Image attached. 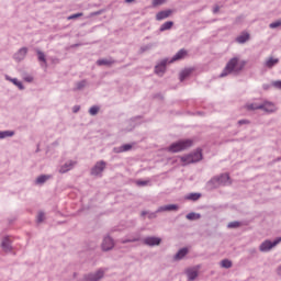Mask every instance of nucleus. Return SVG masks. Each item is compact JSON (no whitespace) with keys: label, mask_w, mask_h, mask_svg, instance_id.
Segmentation results:
<instances>
[{"label":"nucleus","mask_w":281,"mask_h":281,"mask_svg":"<svg viewBox=\"0 0 281 281\" xmlns=\"http://www.w3.org/2000/svg\"><path fill=\"white\" fill-rule=\"evenodd\" d=\"M246 65L247 60L240 59L238 56L232 57L221 72L220 78H225L229 75L238 76L245 69Z\"/></svg>","instance_id":"f257e3e1"},{"label":"nucleus","mask_w":281,"mask_h":281,"mask_svg":"<svg viewBox=\"0 0 281 281\" xmlns=\"http://www.w3.org/2000/svg\"><path fill=\"white\" fill-rule=\"evenodd\" d=\"M193 144V140L190 138H187L186 140H178V143H172L170 147H168L169 153H180L182 150H186L190 148Z\"/></svg>","instance_id":"f03ea898"},{"label":"nucleus","mask_w":281,"mask_h":281,"mask_svg":"<svg viewBox=\"0 0 281 281\" xmlns=\"http://www.w3.org/2000/svg\"><path fill=\"white\" fill-rule=\"evenodd\" d=\"M229 176L228 173H222V176H215L214 178H212V180H210L207 182V186L211 189L217 188L220 186H227L229 184Z\"/></svg>","instance_id":"7ed1b4c3"},{"label":"nucleus","mask_w":281,"mask_h":281,"mask_svg":"<svg viewBox=\"0 0 281 281\" xmlns=\"http://www.w3.org/2000/svg\"><path fill=\"white\" fill-rule=\"evenodd\" d=\"M203 159L201 149H198L193 154H189L188 156H182L181 161L184 166L190 164L199 162Z\"/></svg>","instance_id":"20e7f679"},{"label":"nucleus","mask_w":281,"mask_h":281,"mask_svg":"<svg viewBox=\"0 0 281 281\" xmlns=\"http://www.w3.org/2000/svg\"><path fill=\"white\" fill-rule=\"evenodd\" d=\"M105 277V270L99 269L94 272L87 273L82 277L80 281H101Z\"/></svg>","instance_id":"39448f33"},{"label":"nucleus","mask_w":281,"mask_h":281,"mask_svg":"<svg viewBox=\"0 0 281 281\" xmlns=\"http://www.w3.org/2000/svg\"><path fill=\"white\" fill-rule=\"evenodd\" d=\"M259 108L261 111H263L266 115L274 114L278 112V105L269 100H265L263 102H261V106Z\"/></svg>","instance_id":"423d86ee"},{"label":"nucleus","mask_w":281,"mask_h":281,"mask_svg":"<svg viewBox=\"0 0 281 281\" xmlns=\"http://www.w3.org/2000/svg\"><path fill=\"white\" fill-rule=\"evenodd\" d=\"M106 168V162L104 160H99L91 169V176L95 178H101L103 171Z\"/></svg>","instance_id":"0eeeda50"},{"label":"nucleus","mask_w":281,"mask_h":281,"mask_svg":"<svg viewBox=\"0 0 281 281\" xmlns=\"http://www.w3.org/2000/svg\"><path fill=\"white\" fill-rule=\"evenodd\" d=\"M281 243V237L274 239V241L266 240L259 245V251L261 252H269L274 248L277 245Z\"/></svg>","instance_id":"6e6552de"},{"label":"nucleus","mask_w":281,"mask_h":281,"mask_svg":"<svg viewBox=\"0 0 281 281\" xmlns=\"http://www.w3.org/2000/svg\"><path fill=\"white\" fill-rule=\"evenodd\" d=\"M29 48L27 47H21L20 49H18L15 52V54L13 55V59L16 63H21L25 59L26 55H27Z\"/></svg>","instance_id":"1a4fd4ad"},{"label":"nucleus","mask_w":281,"mask_h":281,"mask_svg":"<svg viewBox=\"0 0 281 281\" xmlns=\"http://www.w3.org/2000/svg\"><path fill=\"white\" fill-rule=\"evenodd\" d=\"M114 246H115L114 240L110 236H105L103 238L101 248L104 252L112 250Z\"/></svg>","instance_id":"9d476101"},{"label":"nucleus","mask_w":281,"mask_h":281,"mask_svg":"<svg viewBox=\"0 0 281 281\" xmlns=\"http://www.w3.org/2000/svg\"><path fill=\"white\" fill-rule=\"evenodd\" d=\"M167 64H169V58H165L159 64H157L155 68L156 75L161 77L166 71Z\"/></svg>","instance_id":"9b49d317"},{"label":"nucleus","mask_w":281,"mask_h":281,"mask_svg":"<svg viewBox=\"0 0 281 281\" xmlns=\"http://www.w3.org/2000/svg\"><path fill=\"white\" fill-rule=\"evenodd\" d=\"M76 165L77 160H67V162L65 165H61V167L59 168V173L64 175L66 172H69L75 168Z\"/></svg>","instance_id":"f8f14e48"},{"label":"nucleus","mask_w":281,"mask_h":281,"mask_svg":"<svg viewBox=\"0 0 281 281\" xmlns=\"http://www.w3.org/2000/svg\"><path fill=\"white\" fill-rule=\"evenodd\" d=\"M200 267H193L186 270L188 281H194L199 277Z\"/></svg>","instance_id":"ddd939ff"},{"label":"nucleus","mask_w":281,"mask_h":281,"mask_svg":"<svg viewBox=\"0 0 281 281\" xmlns=\"http://www.w3.org/2000/svg\"><path fill=\"white\" fill-rule=\"evenodd\" d=\"M280 63V59L273 56H270L268 58H266V61H263V67L268 68V69H272L273 67H276L278 64Z\"/></svg>","instance_id":"4468645a"},{"label":"nucleus","mask_w":281,"mask_h":281,"mask_svg":"<svg viewBox=\"0 0 281 281\" xmlns=\"http://www.w3.org/2000/svg\"><path fill=\"white\" fill-rule=\"evenodd\" d=\"M144 244L149 247H156L161 244V238L159 237H147L144 239Z\"/></svg>","instance_id":"2eb2a0df"},{"label":"nucleus","mask_w":281,"mask_h":281,"mask_svg":"<svg viewBox=\"0 0 281 281\" xmlns=\"http://www.w3.org/2000/svg\"><path fill=\"white\" fill-rule=\"evenodd\" d=\"M187 50L184 48H181L179 52L175 54V56L171 59H169V64L183 59L187 56Z\"/></svg>","instance_id":"dca6fc26"},{"label":"nucleus","mask_w":281,"mask_h":281,"mask_svg":"<svg viewBox=\"0 0 281 281\" xmlns=\"http://www.w3.org/2000/svg\"><path fill=\"white\" fill-rule=\"evenodd\" d=\"M12 241L10 240L9 237H4L1 241V247L2 250L7 254L12 251V246H11Z\"/></svg>","instance_id":"f3484780"},{"label":"nucleus","mask_w":281,"mask_h":281,"mask_svg":"<svg viewBox=\"0 0 281 281\" xmlns=\"http://www.w3.org/2000/svg\"><path fill=\"white\" fill-rule=\"evenodd\" d=\"M5 80L13 83L16 88H19V90H24L25 89L22 81H20L18 78H12L9 75H5Z\"/></svg>","instance_id":"a211bd4d"},{"label":"nucleus","mask_w":281,"mask_h":281,"mask_svg":"<svg viewBox=\"0 0 281 281\" xmlns=\"http://www.w3.org/2000/svg\"><path fill=\"white\" fill-rule=\"evenodd\" d=\"M171 14H172V11H171V10H164V11H160V12L157 13L156 20H157V21L166 20V19H168Z\"/></svg>","instance_id":"6ab92c4d"},{"label":"nucleus","mask_w":281,"mask_h":281,"mask_svg":"<svg viewBox=\"0 0 281 281\" xmlns=\"http://www.w3.org/2000/svg\"><path fill=\"white\" fill-rule=\"evenodd\" d=\"M179 209L178 205L175 204H169L165 206H160L156 213H164V212H171V211H177Z\"/></svg>","instance_id":"aec40b11"},{"label":"nucleus","mask_w":281,"mask_h":281,"mask_svg":"<svg viewBox=\"0 0 281 281\" xmlns=\"http://www.w3.org/2000/svg\"><path fill=\"white\" fill-rule=\"evenodd\" d=\"M14 135H15V132H13V130L0 131V140L7 139V138H11Z\"/></svg>","instance_id":"412c9836"},{"label":"nucleus","mask_w":281,"mask_h":281,"mask_svg":"<svg viewBox=\"0 0 281 281\" xmlns=\"http://www.w3.org/2000/svg\"><path fill=\"white\" fill-rule=\"evenodd\" d=\"M189 254L188 248H182L180 249L173 257L175 261H180L182 260L187 255Z\"/></svg>","instance_id":"4be33fe9"},{"label":"nucleus","mask_w":281,"mask_h":281,"mask_svg":"<svg viewBox=\"0 0 281 281\" xmlns=\"http://www.w3.org/2000/svg\"><path fill=\"white\" fill-rule=\"evenodd\" d=\"M142 239L140 234L136 233L134 235H132L130 238L126 239H122L121 243L122 244H127V243H137Z\"/></svg>","instance_id":"5701e85b"},{"label":"nucleus","mask_w":281,"mask_h":281,"mask_svg":"<svg viewBox=\"0 0 281 281\" xmlns=\"http://www.w3.org/2000/svg\"><path fill=\"white\" fill-rule=\"evenodd\" d=\"M132 149V145L126 144V145H121V147H114V153L115 154H122L130 151Z\"/></svg>","instance_id":"b1692460"},{"label":"nucleus","mask_w":281,"mask_h":281,"mask_svg":"<svg viewBox=\"0 0 281 281\" xmlns=\"http://www.w3.org/2000/svg\"><path fill=\"white\" fill-rule=\"evenodd\" d=\"M249 40H250L249 33H243V34H240V35L237 37L236 42H237L238 44H245V43H247Z\"/></svg>","instance_id":"393cba45"},{"label":"nucleus","mask_w":281,"mask_h":281,"mask_svg":"<svg viewBox=\"0 0 281 281\" xmlns=\"http://www.w3.org/2000/svg\"><path fill=\"white\" fill-rule=\"evenodd\" d=\"M52 178V176H38L35 180L36 186H43L46 181H48Z\"/></svg>","instance_id":"a878e982"},{"label":"nucleus","mask_w":281,"mask_h":281,"mask_svg":"<svg viewBox=\"0 0 281 281\" xmlns=\"http://www.w3.org/2000/svg\"><path fill=\"white\" fill-rule=\"evenodd\" d=\"M172 26H173V21H167V22H165L164 24H161L159 31H160V32H166V31L171 30Z\"/></svg>","instance_id":"bb28decb"},{"label":"nucleus","mask_w":281,"mask_h":281,"mask_svg":"<svg viewBox=\"0 0 281 281\" xmlns=\"http://www.w3.org/2000/svg\"><path fill=\"white\" fill-rule=\"evenodd\" d=\"M201 198V193H188L186 199L189 201H198Z\"/></svg>","instance_id":"cd10ccee"},{"label":"nucleus","mask_w":281,"mask_h":281,"mask_svg":"<svg viewBox=\"0 0 281 281\" xmlns=\"http://www.w3.org/2000/svg\"><path fill=\"white\" fill-rule=\"evenodd\" d=\"M36 53H37V56H38V61L45 64V66H46L47 65V60H46L44 52L37 49Z\"/></svg>","instance_id":"c85d7f7f"},{"label":"nucleus","mask_w":281,"mask_h":281,"mask_svg":"<svg viewBox=\"0 0 281 281\" xmlns=\"http://www.w3.org/2000/svg\"><path fill=\"white\" fill-rule=\"evenodd\" d=\"M113 61L112 60H109V59H105V58H102V59H98L97 60V65L98 66H110L112 65Z\"/></svg>","instance_id":"c756f323"},{"label":"nucleus","mask_w":281,"mask_h":281,"mask_svg":"<svg viewBox=\"0 0 281 281\" xmlns=\"http://www.w3.org/2000/svg\"><path fill=\"white\" fill-rule=\"evenodd\" d=\"M191 75V69H184L180 74V81H184Z\"/></svg>","instance_id":"7c9ffc66"},{"label":"nucleus","mask_w":281,"mask_h":281,"mask_svg":"<svg viewBox=\"0 0 281 281\" xmlns=\"http://www.w3.org/2000/svg\"><path fill=\"white\" fill-rule=\"evenodd\" d=\"M261 103H248L246 105L247 110L249 111H256V110H260Z\"/></svg>","instance_id":"2f4dec72"},{"label":"nucleus","mask_w":281,"mask_h":281,"mask_svg":"<svg viewBox=\"0 0 281 281\" xmlns=\"http://www.w3.org/2000/svg\"><path fill=\"white\" fill-rule=\"evenodd\" d=\"M136 184L138 187H148L151 186V182L150 180H136Z\"/></svg>","instance_id":"473e14b6"},{"label":"nucleus","mask_w":281,"mask_h":281,"mask_svg":"<svg viewBox=\"0 0 281 281\" xmlns=\"http://www.w3.org/2000/svg\"><path fill=\"white\" fill-rule=\"evenodd\" d=\"M221 267H222V268H225V269H229V268L233 267V263H232L231 260L225 259V260H223V261L221 262Z\"/></svg>","instance_id":"72a5a7b5"},{"label":"nucleus","mask_w":281,"mask_h":281,"mask_svg":"<svg viewBox=\"0 0 281 281\" xmlns=\"http://www.w3.org/2000/svg\"><path fill=\"white\" fill-rule=\"evenodd\" d=\"M89 113L90 115L94 116L99 113V106L98 105H92L90 109H89Z\"/></svg>","instance_id":"f704fd0d"},{"label":"nucleus","mask_w":281,"mask_h":281,"mask_svg":"<svg viewBox=\"0 0 281 281\" xmlns=\"http://www.w3.org/2000/svg\"><path fill=\"white\" fill-rule=\"evenodd\" d=\"M200 217H201V215L200 214H195V213H190V214L187 215V218L189 221H195V220H199Z\"/></svg>","instance_id":"c9c22d12"},{"label":"nucleus","mask_w":281,"mask_h":281,"mask_svg":"<svg viewBox=\"0 0 281 281\" xmlns=\"http://www.w3.org/2000/svg\"><path fill=\"white\" fill-rule=\"evenodd\" d=\"M272 88L277 90H281V80H272V83H270Z\"/></svg>","instance_id":"e433bc0d"},{"label":"nucleus","mask_w":281,"mask_h":281,"mask_svg":"<svg viewBox=\"0 0 281 281\" xmlns=\"http://www.w3.org/2000/svg\"><path fill=\"white\" fill-rule=\"evenodd\" d=\"M280 26H281V20H277V21L270 23V29L271 30H276V29H278Z\"/></svg>","instance_id":"4c0bfd02"},{"label":"nucleus","mask_w":281,"mask_h":281,"mask_svg":"<svg viewBox=\"0 0 281 281\" xmlns=\"http://www.w3.org/2000/svg\"><path fill=\"white\" fill-rule=\"evenodd\" d=\"M82 15H83L82 12H78V13L71 14V15L68 16V21L78 19V18H80Z\"/></svg>","instance_id":"58836bf2"},{"label":"nucleus","mask_w":281,"mask_h":281,"mask_svg":"<svg viewBox=\"0 0 281 281\" xmlns=\"http://www.w3.org/2000/svg\"><path fill=\"white\" fill-rule=\"evenodd\" d=\"M165 2L166 0H153V7L162 5Z\"/></svg>","instance_id":"ea45409f"},{"label":"nucleus","mask_w":281,"mask_h":281,"mask_svg":"<svg viewBox=\"0 0 281 281\" xmlns=\"http://www.w3.org/2000/svg\"><path fill=\"white\" fill-rule=\"evenodd\" d=\"M240 226L239 222H232L228 224V228H238Z\"/></svg>","instance_id":"a19ab883"},{"label":"nucleus","mask_w":281,"mask_h":281,"mask_svg":"<svg viewBox=\"0 0 281 281\" xmlns=\"http://www.w3.org/2000/svg\"><path fill=\"white\" fill-rule=\"evenodd\" d=\"M23 79H24V81H26V82H29V83L33 82V80H34V78H33L32 75H25V76L23 77Z\"/></svg>","instance_id":"79ce46f5"},{"label":"nucleus","mask_w":281,"mask_h":281,"mask_svg":"<svg viewBox=\"0 0 281 281\" xmlns=\"http://www.w3.org/2000/svg\"><path fill=\"white\" fill-rule=\"evenodd\" d=\"M85 86H86V81H85V80H83V81H80V82L77 83V89H78V90H81V89L85 88Z\"/></svg>","instance_id":"37998d69"},{"label":"nucleus","mask_w":281,"mask_h":281,"mask_svg":"<svg viewBox=\"0 0 281 281\" xmlns=\"http://www.w3.org/2000/svg\"><path fill=\"white\" fill-rule=\"evenodd\" d=\"M44 220H45L44 213H40V214L37 215V223H42Z\"/></svg>","instance_id":"c03bdc74"},{"label":"nucleus","mask_w":281,"mask_h":281,"mask_svg":"<svg viewBox=\"0 0 281 281\" xmlns=\"http://www.w3.org/2000/svg\"><path fill=\"white\" fill-rule=\"evenodd\" d=\"M80 111V105H75L72 109L74 113H78Z\"/></svg>","instance_id":"a18cd8bd"},{"label":"nucleus","mask_w":281,"mask_h":281,"mask_svg":"<svg viewBox=\"0 0 281 281\" xmlns=\"http://www.w3.org/2000/svg\"><path fill=\"white\" fill-rule=\"evenodd\" d=\"M238 124L239 125L249 124V121L247 120L238 121Z\"/></svg>","instance_id":"49530a36"},{"label":"nucleus","mask_w":281,"mask_h":281,"mask_svg":"<svg viewBox=\"0 0 281 281\" xmlns=\"http://www.w3.org/2000/svg\"><path fill=\"white\" fill-rule=\"evenodd\" d=\"M277 276L281 277V265L277 267Z\"/></svg>","instance_id":"de8ad7c7"},{"label":"nucleus","mask_w":281,"mask_h":281,"mask_svg":"<svg viewBox=\"0 0 281 281\" xmlns=\"http://www.w3.org/2000/svg\"><path fill=\"white\" fill-rule=\"evenodd\" d=\"M220 11V7H215L213 12L216 14Z\"/></svg>","instance_id":"09e8293b"},{"label":"nucleus","mask_w":281,"mask_h":281,"mask_svg":"<svg viewBox=\"0 0 281 281\" xmlns=\"http://www.w3.org/2000/svg\"><path fill=\"white\" fill-rule=\"evenodd\" d=\"M126 3H132L134 0H125Z\"/></svg>","instance_id":"8fccbe9b"},{"label":"nucleus","mask_w":281,"mask_h":281,"mask_svg":"<svg viewBox=\"0 0 281 281\" xmlns=\"http://www.w3.org/2000/svg\"><path fill=\"white\" fill-rule=\"evenodd\" d=\"M99 14V12H93V13H91V16H94V15H98Z\"/></svg>","instance_id":"3c124183"}]
</instances>
